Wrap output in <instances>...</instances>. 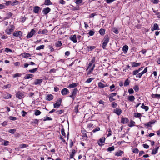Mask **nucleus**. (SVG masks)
<instances>
[{
	"instance_id": "obj_42",
	"label": "nucleus",
	"mask_w": 160,
	"mask_h": 160,
	"mask_svg": "<svg viewBox=\"0 0 160 160\" xmlns=\"http://www.w3.org/2000/svg\"><path fill=\"white\" fill-rule=\"evenodd\" d=\"M75 151H72L71 154L70 155V158H73L75 152Z\"/></svg>"
},
{
	"instance_id": "obj_19",
	"label": "nucleus",
	"mask_w": 160,
	"mask_h": 160,
	"mask_svg": "<svg viewBox=\"0 0 160 160\" xmlns=\"http://www.w3.org/2000/svg\"><path fill=\"white\" fill-rule=\"evenodd\" d=\"M98 87L101 88H104V87L108 86L107 85H104L101 82H99L98 83Z\"/></svg>"
},
{
	"instance_id": "obj_28",
	"label": "nucleus",
	"mask_w": 160,
	"mask_h": 160,
	"mask_svg": "<svg viewBox=\"0 0 160 160\" xmlns=\"http://www.w3.org/2000/svg\"><path fill=\"white\" fill-rule=\"evenodd\" d=\"M99 32L101 35H103L105 33V30L103 29H101L99 31Z\"/></svg>"
},
{
	"instance_id": "obj_23",
	"label": "nucleus",
	"mask_w": 160,
	"mask_h": 160,
	"mask_svg": "<svg viewBox=\"0 0 160 160\" xmlns=\"http://www.w3.org/2000/svg\"><path fill=\"white\" fill-rule=\"evenodd\" d=\"M128 121V119L127 118H122L121 122L123 123H126Z\"/></svg>"
},
{
	"instance_id": "obj_30",
	"label": "nucleus",
	"mask_w": 160,
	"mask_h": 160,
	"mask_svg": "<svg viewBox=\"0 0 160 160\" xmlns=\"http://www.w3.org/2000/svg\"><path fill=\"white\" fill-rule=\"evenodd\" d=\"M141 108L145 109L146 111H147L149 109L148 107L145 106L143 104H142Z\"/></svg>"
},
{
	"instance_id": "obj_20",
	"label": "nucleus",
	"mask_w": 160,
	"mask_h": 160,
	"mask_svg": "<svg viewBox=\"0 0 160 160\" xmlns=\"http://www.w3.org/2000/svg\"><path fill=\"white\" fill-rule=\"evenodd\" d=\"M141 63L133 62L132 63V67H135L139 66L141 65Z\"/></svg>"
},
{
	"instance_id": "obj_24",
	"label": "nucleus",
	"mask_w": 160,
	"mask_h": 160,
	"mask_svg": "<svg viewBox=\"0 0 160 160\" xmlns=\"http://www.w3.org/2000/svg\"><path fill=\"white\" fill-rule=\"evenodd\" d=\"M152 97L153 98H160V94H152Z\"/></svg>"
},
{
	"instance_id": "obj_27",
	"label": "nucleus",
	"mask_w": 160,
	"mask_h": 160,
	"mask_svg": "<svg viewBox=\"0 0 160 160\" xmlns=\"http://www.w3.org/2000/svg\"><path fill=\"white\" fill-rule=\"evenodd\" d=\"M135 98L134 96L131 95L128 97V99L130 101L132 102L134 100Z\"/></svg>"
},
{
	"instance_id": "obj_39",
	"label": "nucleus",
	"mask_w": 160,
	"mask_h": 160,
	"mask_svg": "<svg viewBox=\"0 0 160 160\" xmlns=\"http://www.w3.org/2000/svg\"><path fill=\"white\" fill-rule=\"evenodd\" d=\"M115 86L113 84L111 86H110V91L111 92H112L114 91V89H113L114 88H115Z\"/></svg>"
},
{
	"instance_id": "obj_33",
	"label": "nucleus",
	"mask_w": 160,
	"mask_h": 160,
	"mask_svg": "<svg viewBox=\"0 0 160 160\" xmlns=\"http://www.w3.org/2000/svg\"><path fill=\"white\" fill-rule=\"evenodd\" d=\"M44 47V45H40L38 47L36 48V50H39L41 49H43Z\"/></svg>"
},
{
	"instance_id": "obj_54",
	"label": "nucleus",
	"mask_w": 160,
	"mask_h": 160,
	"mask_svg": "<svg viewBox=\"0 0 160 160\" xmlns=\"http://www.w3.org/2000/svg\"><path fill=\"white\" fill-rule=\"evenodd\" d=\"M5 51L6 52H12V51L11 49L9 48H6L5 49Z\"/></svg>"
},
{
	"instance_id": "obj_48",
	"label": "nucleus",
	"mask_w": 160,
	"mask_h": 160,
	"mask_svg": "<svg viewBox=\"0 0 160 160\" xmlns=\"http://www.w3.org/2000/svg\"><path fill=\"white\" fill-rule=\"evenodd\" d=\"M100 130V128L99 127H97L95 129H93L92 130V132L94 133L96 131H99Z\"/></svg>"
},
{
	"instance_id": "obj_52",
	"label": "nucleus",
	"mask_w": 160,
	"mask_h": 160,
	"mask_svg": "<svg viewBox=\"0 0 160 160\" xmlns=\"http://www.w3.org/2000/svg\"><path fill=\"white\" fill-rule=\"evenodd\" d=\"M11 95L8 93L7 94V95L6 96V97L5 98V99L10 98H11Z\"/></svg>"
},
{
	"instance_id": "obj_37",
	"label": "nucleus",
	"mask_w": 160,
	"mask_h": 160,
	"mask_svg": "<svg viewBox=\"0 0 160 160\" xmlns=\"http://www.w3.org/2000/svg\"><path fill=\"white\" fill-rule=\"evenodd\" d=\"M61 134L62 135L64 136L65 137H66V134L65 132V130L63 128H62L61 130Z\"/></svg>"
},
{
	"instance_id": "obj_18",
	"label": "nucleus",
	"mask_w": 160,
	"mask_h": 160,
	"mask_svg": "<svg viewBox=\"0 0 160 160\" xmlns=\"http://www.w3.org/2000/svg\"><path fill=\"white\" fill-rule=\"evenodd\" d=\"M78 85V84L77 83H74L70 84L68 86V87L74 88L77 87Z\"/></svg>"
},
{
	"instance_id": "obj_14",
	"label": "nucleus",
	"mask_w": 160,
	"mask_h": 160,
	"mask_svg": "<svg viewBox=\"0 0 160 160\" xmlns=\"http://www.w3.org/2000/svg\"><path fill=\"white\" fill-rule=\"evenodd\" d=\"M70 39L74 43H76L77 42L76 39V35H74L72 36V37H70Z\"/></svg>"
},
{
	"instance_id": "obj_1",
	"label": "nucleus",
	"mask_w": 160,
	"mask_h": 160,
	"mask_svg": "<svg viewBox=\"0 0 160 160\" xmlns=\"http://www.w3.org/2000/svg\"><path fill=\"white\" fill-rule=\"evenodd\" d=\"M109 38L108 35H106L104 37L103 42L102 44V47L103 49H105L107 43L109 42Z\"/></svg>"
},
{
	"instance_id": "obj_32",
	"label": "nucleus",
	"mask_w": 160,
	"mask_h": 160,
	"mask_svg": "<svg viewBox=\"0 0 160 160\" xmlns=\"http://www.w3.org/2000/svg\"><path fill=\"white\" fill-rule=\"evenodd\" d=\"M87 48L88 49H89L90 51L92 50L93 49L96 48L95 46H89L87 47Z\"/></svg>"
},
{
	"instance_id": "obj_17",
	"label": "nucleus",
	"mask_w": 160,
	"mask_h": 160,
	"mask_svg": "<svg viewBox=\"0 0 160 160\" xmlns=\"http://www.w3.org/2000/svg\"><path fill=\"white\" fill-rule=\"evenodd\" d=\"M123 153V151H119V152H115V155L117 156H120Z\"/></svg>"
},
{
	"instance_id": "obj_60",
	"label": "nucleus",
	"mask_w": 160,
	"mask_h": 160,
	"mask_svg": "<svg viewBox=\"0 0 160 160\" xmlns=\"http://www.w3.org/2000/svg\"><path fill=\"white\" fill-rule=\"evenodd\" d=\"M11 86L10 84H8L7 85H5L4 86V87L5 88H10Z\"/></svg>"
},
{
	"instance_id": "obj_51",
	"label": "nucleus",
	"mask_w": 160,
	"mask_h": 160,
	"mask_svg": "<svg viewBox=\"0 0 160 160\" xmlns=\"http://www.w3.org/2000/svg\"><path fill=\"white\" fill-rule=\"evenodd\" d=\"M26 146H28V145L25 144H21L19 145V147L20 148H23L26 147Z\"/></svg>"
},
{
	"instance_id": "obj_26",
	"label": "nucleus",
	"mask_w": 160,
	"mask_h": 160,
	"mask_svg": "<svg viewBox=\"0 0 160 160\" xmlns=\"http://www.w3.org/2000/svg\"><path fill=\"white\" fill-rule=\"evenodd\" d=\"M128 46L127 45H125L123 46L122 48L123 51L125 53L128 50Z\"/></svg>"
},
{
	"instance_id": "obj_38",
	"label": "nucleus",
	"mask_w": 160,
	"mask_h": 160,
	"mask_svg": "<svg viewBox=\"0 0 160 160\" xmlns=\"http://www.w3.org/2000/svg\"><path fill=\"white\" fill-rule=\"evenodd\" d=\"M93 78H89L88 79L87 81L85 82L87 83H89L91 81L93 80Z\"/></svg>"
},
{
	"instance_id": "obj_50",
	"label": "nucleus",
	"mask_w": 160,
	"mask_h": 160,
	"mask_svg": "<svg viewBox=\"0 0 160 160\" xmlns=\"http://www.w3.org/2000/svg\"><path fill=\"white\" fill-rule=\"evenodd\" d=\"M62 45V43L61 41H58L56 44V46L57 47H60Z\"/></svg>"
},
{
	"instance_id": "obj_35",
	"label": "nucleus",
	"mask_w": 160,
	"mask_h": 160,
	"mask_svg": "<svg viewBox=\"0 0 160 160\" xmlns=\"http://www.w3.org/2000/svg\"><path fill=\"white\" fill-rule=\"evenodd\" d=\"M130 82L128 79H126L124 82V86H126L128 85L129 84Z\"/></svg>"
},
{
	"instance_id": "obj_63",
	"label": "nucleus",
	"mask_w": 160,
	"mask_h": 160,
	"mask_svg": "<svg viewBox=\"0 0 160 160\" xmlns=\"http://www.w3.org/2000/svg\"><path fill=\"white\" fill-rule=\"evenodd\" d=\"M64 110H60L56 112V113L58 114H61L63 112Z\"/></svg>"
},
{
	"instance_id": "obj_62",
	"label": "nucleus",
	"mask_w": 160,
	"mask_h": 160,
	"mask_svg": "<svg viewBox=\"0 0 160 160\" xmlns=\"http://www.w3.org/2000/svg\"><path fill=\"white\" fill-rule=\"evenodd\" d=\"M141 115L140 113H137L135 114V117L137 118H139L141 117Z\"/></svg>"
},
{
	"instance_id": "obj_61",
	"label": "nucleus",
	"mask_w": 160,
	"mask_h": 160,
	"mask_svg": "<svg viewBox=\"0 0 160 160\" xmlns=\"http://www.w3.org/2000/svg\"><path fill=\"white\" fill-rule=\"evenodd\" d=\"M21 74L19 73H16L13 76L14 77H21Z\"/></svg>"
},
{
	"instance_id": "obj_43",
	"label": "nucleus",
	"mask_w": 160,
	"mask_h": 160,
	"mask_svg": "<svg viewBox=\"0 0 160 160\" xmlns=\"http://www.w3.org/2000/svg\"><path fill=\"white\" fill-rule=\"evenodd\" d=\"M78 105H77L74 107V111L76 113L78 112Z\"/></svg>"
},
{
	"instance_id": "obj_44",
	"label": "nucleus",
	"mask_w": 160,
	"mask_h": 160,
	"mask_svg": "<svg viewBox=\"0 0 160 160\" xmlns=\"http://www.w3.org/2000/svg\"><path fill=\"white\" fill-rule=\"evenodd\" d=\"M9 119L11 120L15 121L17 119V118L13 116H10Z\"/></svg>"
},
{
	"instance_id": "obj_3",
	"label": "nucleus",
	"mask_w": 160,
	"mask_h": 160,
	"mask_svg": "<svg viewBox=\"0 0 160 160\" xmlns=\"http://www.w3.org/2000/svg\"><path fill=\"white\" fill-rule=\"evenodd\" d=\"M78 90L77 88H74L73 90L71 95H70L69 97L70 98H72L73 99L75 98V96L78 92Z\"/></svg>"
},
{
	"instance_id": "obj_55",
	"label": "nucleus",
	"mask_w": 160,
	"mask_h": 160,
	"mask_svg": "<svg viewBox=\"0 0 160 160\" xmlns=\"http://www.w3.org/2000/svg\"><path fill=\"white\" fill-rule=\"evenodd\" d=\"M143 74L142 73V72H140L138 74H137L136 75V77L137 78H141V77Z\"/></svg>"
},
{
	"instance_id": "obj_8",
	"label": "nucleus",
	"mask_w": 160,
	"mask_h": 160,
	"mask_svg": "<svg viewBox=\"0 0 160 160\" xmlns=\"http://www.w3.org/2000/svg\"><path fill=\"white\" fill-rule=\"evenodd\" d=\"M113 112L119 116L122 112V110L119 108H116L113 110Z\"/></svg>"
},
{
	"instance_id": "obj_12",
	"label": "nucleus",
	"mask_w": 160,
	"mask_h": 160,
	"mask_svg": "<svg viewBox=\"0 0 160 160\" xmlns=\"http://www.w3.org/2000/svg\"><path fill=\"white\" fill-rule=\"evenodd\" d=\"M105 138L102 137L101 138L98 142V143L99 146L102 145V143H103L105 140Z\"/></svg>"
},
{
	"instance_id": "obj_36",
	"label": "nucleus",
	"mask_w": 160,
	"mask_h": 160,
	"mask_svg": "<svg viewBox=\"0 0 160 160\" xmlns=\"http://www.w3.org/2000/svg\"><path fill=\"white\" fill-rule=\"evenodd\" d=\"M38 70L37 68H34L32 69L29 70L28 71L30 73H34Z\"/></svg>"
},
{
	"instance_id": "obj_2",
	"label": "nucleus",
	"mask_w": 160,
	"mask_h": 160,
	"mask_svg": "<svg viewBox=\"0 0 160 160\" xmlns=\"http://www.w3.org/2000/svg\"><path fill=\"white\" fill-rule=\"evenodd\" d=\"M62 99L61 98H59L57 101H56V103L54 104V108H58L60 106L62 103Z\"/></svg>"
},
{
	"instance_id": "obj_7",
	"label": "nucleus",
	"mask_w": 160,
	"mask_h": 160,
	"mask_svg": "<svg viewBox=\"0 0 160 160\" xmlns=\"http://www.w3.org/2000/svg\"><path fill=\"white\" fill-rule=\"evenodd\" d=\"M43 79H36L35 80L33 84L35 85H40L41 83L42 82Z\"/></svg>"
},
{
	"instance_id": "obj_5",
	"label": "nucleus",
	"mask_w": 160,
	"mask_h": 160,
	"mask_svg": "<svg viewBox=\"0 0 160 160\" xmlns=\"http://www.w3.org/2000/svg\"><path fill=\"white\" fill-rule=\"evenodd\" d=\"M36 32L34 29H32L30 32L27 35V38H31Z\"/></svg>"
},
{
	"instance_id": "obj_46",
	"label": "nucleus",
	"mask_w": 160,
	"mask_h": 160,
	"mask_svg": "<svg viewBox=\"0 0 160 160\" xmlns=\"http://www.w3.org/2000/svg\"><path fill=\"white\" fill-rule=\"evenodd\" d=\"M18 2H19L17 1H15L13 2H11V5L12 6L17 5L18 4Z\"/></svg>"
},
{
	"instance_id": "obj_21",
	"label": "nucleus",
	"mask_w": 160,
	"mask_h": 160,
	"mask_svg": "<svg viewBox=\"0 0 160 160\" xmlns=\"http://www.w3.org/2000/svg\"><path fill=\"white\" fill-rule=\"evenodd\" d=\"M13 31L12 29L7 28L5 31V32L8 35H10L11 33Z\"/></svg>"
},
{
	"instance_id": "obj_16",
	"label": "nucleus",
	"mask_w": 160,
	"mask_h": 160,
	"mask_svg": "<svg viewBox=\"0 0 160 160\" xmlns=\"http://www.w3.org/2000/svg\"><path fill=\"white\" fill-rule=\"evenodd\" d=\"M159 30V27L158 24L157 23H155L154 24L153 26L151 29V30L153 31L154 30Z\"/></svg>"
},
{
	"instance_id": "obj_58",
	"label": "nucleus",
	"mask_w": 160,
	"mask_h": 160,
	"mask_svg": "<svg viewBox=\"0 0 160 160\" xmlns=\"http://www.w3.org/2000/svg\"><path fill=\"white\" fill-rule=\"evenodd\" d=\"M128 92L130 94H132L134 92V91L132 88L128 89Z\"/></svg>"
},
{
	"instance_id": "obj_59",
	"label": "nucleus",
	"mask_w": 160,
	"mask_h": 160,
	"mask_svg": "<svg viewBox=\"0 0 160 160\" xmlns=\"http://www.w3.org/2000/svg\"><path fill=\"white\" fill-rule=\"evenodd\" d=\"M113 32L116 34H118L119 33V31L118 29L115 28L113 29Z\"/></svg>"
},
{
	"instance_id": "obj_4",
	"label": "nucleus",
	"mask_w": 160,
	"mask_h": 160,
	"mask_svg": "<svg viewBox=\"0 0 160 160\" xmlns=\"http://www.w3.org/2000/svg\"><path fill=\"white\" fill-rule=\"evenodd\" d=\"M24 96V94L23 93L20 91H18L16 92V97L19 99L23 98Z\"/></svg>"
},
{
	"instance_id": "obj_56",
	"label": "nucleus",
	"mask_w": 160,
	"mask_h": 160,
	"mask_svg": "<svg viewBox=\"0 0 160 160\" xmlns=\"http://www.w3.org/2000/svg\"><path fill=\"white\" fill-rule=\"evenodd\" d=\"M4 142L3 143V144L4 146H7L9 144V141H5L4 140Z\"/></svg>"
},
{
	"instance_id": "obj_64",
	"label": "nucleus",
	"mask_w": 160,
	"mask_h": 160,
	"mask_svg": "<svg viewBox=\"0 0 160 160\" xmlns=\"http://www.w3.org/2000/svg\"><path fill=\"white\" fill-rule=\"evenodd\" d=\"M82 0H77L76 1V3L77 4H79L82 3Z\"/></svg>"
},
{
	"instance_id": "obj_11",
	"label": "nucleus",
	"mask_w": 160,
	"mask_h": 160,
	"mask_svg": "<svg viewBox=\"0 0 160 160\" xmlns=\"http://www.w3.org/2000/svg\"><path fill=\"white\" fill-rule=\"evenodd\" d=\"M51 11V9L49 7H47L44 8L42 10V12L45 14L46 15L48 13Z\"/></svg>"
},
{
	"instance_id": "obj_53",
	"label": "nucleus",
	"mask_w": 160,
	"mask_h": 160,
	"mask_svg": "<svg viewBox=\"0 0 160 160\" xmlns=\"http://www.w3.org/2000/svg\"><path fill=\"white\" fill-rule=\"evenodd\" d=\"M139 72L138 70H135L133 72L132 74L133 75H137V74H138V73Z\"/></svg>"
},
{
	"instance_id": "obj_13",
	"label": "nucleus",
	"mask_w": 160,
	"mask_h": 160,
	"mask_svg": "<svg viewBox=\"0 0 160 160\" xmlns=\"http://www.w3.org/2000/svg\"><path fill=\"white\" fill-rule=\"evenodd\" d=\"M34 77V75L32 74H27L24 78L25 79H29L32 78Z\"/></svg>"
},
{
	"instance_id": "obj_49",
	"label": "nucleus",
	"mask_w": 160,
	"mask_h": 160,
	"mask_svg": "<svg viewBox=\"0 0 160 160\" xmlns=\"http://www.w3.org/2000/svg\"><path fill=\"white\" fill-rule=\"evenodd\" d=\"M133 89L136 92H138L139 89V87L137 85H135L133 88Z\"/></svg>"
},
{
	"instance_id": "obj_57",
	"label": "nucleus",
	"mask_w": 160,
	"mask_h": 160,
	"mask_svg": "<svg viewBox=\"0 0 160 160\" xmlns=\"http://www.w3.org/2000/svg\"><path fill=\"white\" fill-rule=\"evenodd\" d=\"M94 33H95L94 32V31H93L90 30L88 34H89V35L90 36H92L94 34Z\"/></svg>"
},
{
	"instance_id": "obj_15",
	"label": "nucleus",
	"mask_w": 160,
	"mask_h": 160,
	"mask_svg": "<svg viewBox=\"0 0 160 160\" xmlns=\"http://www.w3.org/2000/svg\"><path fill=\"white\" fill-rule=\"evenodd\" d=\"M53 98V96L51 94L48 95L46 97V99L48 101H51L52 100Z\"/></svg>"
},
{
	"instance_id": "obj_45",
	"label": "nucleus",
	"mask_w": 160,
	"mask_h": 160,
	"mask_svg": "<svg viewBox=\"0 0 160 160\" xmlns=\"http://www.w3.org/2000/svg\"><path fill=\"white\" fill-rule=\"evenodd\" d=\"M7 18H10L12 16V13L10 12H8L7 13Z\"/></svg>"
},
{
	"instance_id": "obj_9",
	"label": "nucleus",
	"mask_w": 160,
	"mask_h": 160,
	"mask_svg": "<svg viewBox=\"0 0 160 160\" xmlns=\"http://www.w3.org/2000/svg\"><path fill=\"white\" fill-rule=\"evenodd\" d=\"M40 10H41V8L39 6H35L34 7L33 12L34 13L36 14L38 13Z\"/></svg>"
},
{
	"instance_id": "obj_22",
	"label": "nucleus",
	"mask_w": 160,
	"mask_h": 160,
	"mask_svg": "<svg viewBox=\"0 0 160 160\" xmlns=\"http://www.w3.org/2000/svg\"><path fill=\"white\" fill-rule=\"evenodd\" d=\"M95 67V64L94 63L91 69L89 70V71L87 73V75H89L92 72V71L93 70L94 67Z\"/></svg>"
},
{
	"instance_id": "obj_25",
	"label": "nucleus",
	"mask_w": 160,
	"mask_h": 160,
	"mask_svg": "<svg viewBox=\"0 0 160 160\" xmlns=\"http://www.w3.org/2000/svg\"><path fill=\"white\" fill-rule=\"evenodd\" d=\"M44 4L45 5L48 6L50 5H52V3L50 1V0H45Z\"/></svg>"
},
{
	"instance_id": "obj_47",
	"label": "nucleus",
	"mask_w": 160,
	"mask_h": 160,
	"mask_svg": "<svg viewBox=\"0 0 160 160\" xmlns=\"http://www.w3.org/2000/svg\"><path fill=\"white\" fill-rule=\"evenodd\" d=\"M16 131V130L15 129H11L9 130V132L11 133L14 134Z\"/></svg>"
},
{
	"instance_id": "obj_29",
	"label": "nucleus",
	"mask_w": 160,
	"mask_h": 160,
	"mask_svg": "<svg viewBox=\"0 0 160 160\" xmlns=\"http://www.w3.org/2000/svg\"><path fill=\"white\" fill-rule=\"evenodd\" d=\"M41 112L39 110H35L34 114L36 116H38L40 114Z\"/></svg>"
},
{
	"instance_id": "obj_34",
	"label": "nucleus",
	"mask_w": 160,
	"mask_h": 160,
	"mask_svg": "<svg viewBox=\"0 0 160 160\" xmlns=\"http://www.w3.org/2000/svg\"><path fill=\"white\" fill-rule=\"evenodd\" d=\"M23 55L24 57H30L31 55L30 54L27 52H24L23 53Z\"/></svg>"
},
{
	"instance_id": "obj_10",
	"label": "nucleus",
	"mask_w": 160,
	"mask_h": 160,
	"mask_svg": "<svg viewBox=\"0 0 160 160\" xmlns=\"http://www.w3.org/2000/svg\"><path fill=\"white\" fill-rule=\"evenodd\" d=\"M69 92L68 89L66 88L63 89L61 91V93L63 95H65L69 93Z\"/></svg>"
},
{
	"instance_id": "obj_40",
	"label": "nucleus",
	"mask_w": 160,
	"mask_h": 160,
	"mask_svg": "<svg viewBox=\"0 0 160 160\" xmlns=\"http://www.w3.org/2000/svg\"><path fill=\"white\" fill-rule=\"evenodd\" d=\"M52 119L49 117H47L45 118H44L43 119V121H46V120H52Z\"/></svg>"
},
{
	"instance_id": "obj_41",
	"label": "nucleus",
	"mask_w": 160,
	"mask_h": 160,
	"mask_svg": "<svg viewBox=\"0 0 160 160\" xmlns=\"http://www.w3.org/2000/svg\"><path fill=\"white\" fill-rule=\"evenodd\" d=\"M117 106V104L115 102H112V107L114 108H116Z\"/></svg>"
},
{
	"instance_id": "obj_31",
	"label": "nucleus",
	"mask_w": 160,
	"mask_h": 160,
	"mask_svg": "<svg viewBox=\"0 0 160 160\" xmlns=\"http://www.w3.org/2000/svg\"><path fill=\"white\" fill-rule=\"evenodd\" d=\"M135 122L132 120L130 122V123L128 125V126L130 127H132L134 126L135 124Z\"/></svg>"
},
{
	"instance_id": "obj_6",
	"label": "nucleus",
	"mask_w": 160,
	"mask_h": 160,
	"mask_svg": "<svg viewBox=\"0 0 160 160\" xmlns=\"http://www.w3.org/2000/svg\"><path fill=\"white\" fill-rule=\"evenodd\" d=\"M13 35L16 37L20 38L22 36V32L21 31H15L13 33Z\"/></svg>"
}]
</instances>
